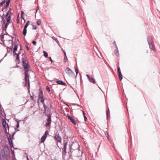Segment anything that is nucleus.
<instances>
[{
	"label": "nucleus",
	"instance_id": "c756f323",
	"mask_svg": "<svg viewBox=\"0 0 160 160\" xmlns=\"http://www.w3.org/2000/svg\"><path fill=\"white\" fill-rule=\"evenodd\" d=\"M9 0H8V1H7L6 2V4L7 6H8L9 5Z\"/></svg>",
	"mask_w": 160,
	"mask_h": 160
},
{
	"label": "nucleus",
	"instance_id": "cd10ccee",
	"mask_svg": "<svg viewBox=\"0 0 160 160\" xmlns=\"http://www.w3.org/2000/svg\"><path fill=\"white\" fill-rule=\"evenodd\" d=\"M67 117L68 118L70 119L71 120L72 118L71 117L70 115L69 114H68L67 115Z\"/></svg>",
	"mask_w": 160,
	"mask_h": 160
},
{
	"label": "nucleus",
	"instance_id": "e433bc0d",
	"mask_svg": "<svg viewBox=\"0 0 160 160\" xmlns=\"http://www.w3.org/2000/svg\"><path fill=\"white\" fill-rule=\"evenodd\" d=\"M63 52L64 53V55H65V57L67 59V56H66V52L65 51H63Z\"/></svg>",
	"mask_w": 160,
	"mask_h": 160
},
{
	"label": "nucleus",
	"instance_id": "b1692460",
	"mask_svg": "<svg viewBox=\"0 0 160 160\" xmlns=\"http://www.w3.org/2000/svg\"><path fill=\"white\" fill-rule=\"evenodd\" d=\"M43 53L45 57H47L48 56V53L46 51H43Z\"/></svg>",
	"mask_w": 160,
	"mask_h": 160
},
{
	"label": "nucleus",
	"instance_id": "a878e982",
	"mask_svg": "<svg viewBox=\"0 0 160 160\" xmlns=\"http://www.w3.org/2000/svg\"><path fill=\"white\" fill-rule=\"evenodd\" d=\"M17 55V58H16V60H18V61H19V54H16Z\"/></svg>",
	"mask_w": 160,
	"mask_h": 160
},
{
	"label": "nucleus",
	"instance_id": "a211bd4d",
	"mask_svg": "<svg viewBox=\"0 0 160 160\" xmlns=\"http://www.w3.org/2000/svg\"><path fill=\"white\" fill-rule=\"evenodd\" d=\"M73 123L74 125H76L77 124L75 120L74 119L72 118H71V120H70Z\"/></svg>",
	"mask_w": 160,
	"mask_h": 160
},
{
	"label": "nucleus",
	"instance_id": "58836bf2",
	"mask_svg": "<svg viewBox=\"0 0 160 160\" xmlns=\"http://www.w3.org/2000/svg\"><path fill=\"white\" fill-rule=\"evenodd\" d=\"M113 45H114V46L116 47V42L115 41H114L113 42Z\"/></svg>",
	"mask_w": 160,
	"mask_h": 160
},
{
	"label": "nucleus",
	"instance_id": "0eeeda50",
	"mask_svg": "<svg viewBox=\"0 0 160 160\" xmlns=\"http://www.w3.org/2000/svg\"><path fill=\"white\" fill-rule=\"evenodd\" d=\"M48 133V131H45L44 134L42 137L41 139V143L44 142L45 139L46 138Z\"/></svg>",
	"mask_w": 160,
	"mask_h": 160
},
{
	"label": "nucleus",
	"instance_id": "2f4dec72",
	"mask_svg": "<svg viewBox=\"0 0 160 160\" xmlns=\"http://www.w3.org/2000/svg\"><path fill=\"white\" fill-rule=\"evenodd\" d=\"M117 71H118V73H119L120 72H121L119 67H118V68Z\"/></svg>",
	"mask_w": 160,
	"mask_h": 160
},
{
	"label": "nucleus",
	"instance_id": "9b49d317",
	"mask_svg": "<svg viewBox=\"0 0 160 160\" xmlns=\"http://www.w3.org/2000/svg\"><path fill=\"white\" fill-rule=\"evenodd\" d=\"M55 139L59 142L61 141V137L59 135H56L54 137Z\"/></svg>",
	"mask_w": 160,
	"mask_h": 160
},
{
	"label": "nucleus",
	"instance_id": "f257e3e1",
	"mask_svg": "<svg viewBox=\"0 0 160 160\" xmlns=\"http://www.w3.org/2000/svg\"><path fill=\"white\" fill-rule=\"evenodd\" d=\"M23 66L24 68V70L25 71V80L26 83L28 84V85H29V74H28V72L29 70L30 67L28 63H26L25 61L24 60L22 61Z\"/></svg>",
	"mask_w": 160,
	"mask_h": 160
},
{
	"label": "nucleus",
	"instance_id": "473e14b6",
	"mask_svg": "<svg viewBox=\"0 0 160 160\" xmlns=\"http://www.w3.org/2000/svg\"><path fill=\"white\" fill-rule=\"evenodd\" d=\"M32 44H33V45H36V41H33L32 42Z\"/></svg>",
	"mask_w": 160,
	"mask_h": 160
},
{
	"label": "nucleus",
	"instance_id": "6e6552de",
	"mask_svg": "<svg viewBox=\"0 0 160 160\" xmlns=\"http://www.w3.org/2000/svg\"><path fill=\"white\" fill-rule=\"evenodd\" d=\"M38 97L39 98V100L41 102L43 103L44 102V100L43 99V92L42 91H40Z\"/></svg>",
	"mask_w": 160,
	"mask_h": 160
},
{
	"label": "nucleus",
	"instance_id": "f3484780",
	"mask_svg": "<svg viewBox=\"0 0 160 160\" xmlns=\"http://www.w3.org/2000/svg\"><path fill=\"white\" fill-rule=\"evenodd\" d=\"M18 46L17 45H15L14 46V51H13V53H15V54H17V53L16 52V51L17 50V48H18Z\"/></svg>",
	"mask_w": 160,
	"mask_h": 160
},
{
	"label": "nucleus",
	"instance_id": "4be33fe9",
	"mask_svg": "<svg viewBox=\"0 0 160 160\" xmlns=\"http://www.w3.org/2000/svg\"><path fill=\"white\" fill-rule=\"evenodd\" d=\"M29 24V21H28L26 24H25V25L24 26V28H27V27L28 26Z\"/></svg>",
	"mask_w": 160,
	"mask_h": 160
},
{
	"label": "nucleus",
	"instance_id": "dca6fc26",
	"mask_svg": "<svg viewBox=\"0 0 160 160\" xmlns=\"http://www.w3.org/2000/svg\"><path fill=\"white\" fill-rule=\"evenodd\" d=\"M4 42V36L3 35H1L0 36V43H2V42Z\"/></svg>",
	"mask_w": 160,
	"mask_h": 160
},
{
	"label": "nucleus",
	"instance_id": "393cba45",
	"mask_svg": "<svg viewBox=\"0 0 160 160\" xmlns=\"http://www.w3.org/2000/svg\"><path fill=\"white\" fill-rule=\"evenodd\" d=\"M37 23L38 25H40L41 24L40 21L38 20L37 22Z\"/></svg>",
	"mask_w": 160,
	"mask_h": 160
},
{
	"label": "nucleus",
	"instance_id": "9d476101",
	"mask_svg": "<svg viewBox=\"0 0 160 160\" xmlns=\"http://www.w3.org/2000/svg\"><path fill=\"white\" fill-rule=\"evenodd\" d=\"M15 121H16L17 122V124L16 125V128H15V130H17V131H18L19 130H18V128L19 127V122L20 121L18 120V119H16L15 120Z\"/></svg>",
	"mask_w": 160,
	"mask_h": 160
},
{
	"label": "nucleus",
	"instance_id": "f8f14e48",
	"mask_svg": "<svg viewBox=\"0 0 160 160\" xmlns=\"http://www.w3.org/2000/svg\"><path fill=\"white\" fill-rule=\"evenodd\" d=\"M8 140L10 146L12 148L13 147L12 140L10 137L8 138Z\"/></svg>",
	"mask_w": 160,
	"mask_h": 160
},
{
	"label": "nucleus",
	"instance_id": "bb28decb",
	"mask_svg": "<svg viewBox=\"0 0 160 160\" xmlns=\"http://www.w3.org/2000/svg\"><path fill=\"white\" fill-rule=\"evenodd\" d=\"M74 68H75V71L76 72V75H77L78 74V71L77 69L75 68V67Z\"/></svg>",
	"mask_w": 160,
	"mask_h": 160
},
{
	"label": "nucleus",
	"instance_id": "c85d7f7f",
	"mask_svg": "<svg viewBox=\"0 0 160 160\" xmlns=\"http://www.w3.org/2000/svg\"><path fill=\"white\" fill-rule=\"evenodd\" d=\"M22 17L23 19V17L24 16V12L22 11L21 12Z\"/></svg>",
	"mask_w": 160,
	"mask_h": 160
},
{
	"label": "nucleus",
	"instance_id": "5701e85b",
	"mask_svg": "<svg viewBox=\"0 0 160 160\" xmlns=\"http://www.w3.org/2000/svg\"><path fill=\"white\" fill-rule=\"evenodd\" d=\"M66 147H67V143L66 142H65L64 143V146H63V149L65 151L66 150Z\"/></svg>",
	"mask_w": 160,
	"mask_h": 160
},
{
	"label": "nucleus",
	"instance_id": "72a5a7b5",
	"mask_svg": "<svg viewBox=\"0 0 160 160\" xmlns=\"http://www.w3.org/2000/svg\"><path fill=\"white\" fill-rule=\"evenodd\" d=\"M32 28L34 30H35L36 29V26L34 25H32Z\"/></svg>",
	"mask_w": 160,
	"mask_h": 160
},
{
	"label": "nucleus",
	"instance_id": "4c0bfd02",
	"mask_svg": "<svg viewBox=\"0 0 160 160\" xmlns=\"http://www.w3.org/2000/svg\"><path fill=\"white\" fill-rule=\"evenodd\" d=\"M84 120L85 121H86V120H87V118L85 116H84Z\"/></svg>",
	"mask_w": 160,
	"mask_h": 160
},
{
	"label": "nucleus",
	"instance_id": "a18cd8bd",
	"mask_svg": "<svg viewBox=\"0 0 160 160\" xmlns=\"http://www.w3.org/2000/svg\"><path fill=\"white\" fill-rule=\"evenodd\" d=\"M11 151H12V152H13V153H14V151H13V150L12 149H11Z\"/></svg>",
	"mask_w": 160,
	"mask_h": 160
},
{
	"label": "nucleus",
	"instance_id": "ddd939ff",
	"mask_svg": "<svg viewBox=\"0 0 160 160\" xmlns=\"http://www.w3.org/2000/svg\"><path fill=\"white\" fill-rule=\"evenodd\" d=\"M57 83L58 84L62 85H66V83L63 82L61 80H58L56 81Z\"/></svg>",
	"mask_w": 160,
	"mask_h": 160
},
{
	"label": "nucleus",
	"instance_id": "f704fd0d",
	"mask_svg": "<svg viewBox=\"0 0 160 160\" xmlns=\"http://www.w3.org/2000/svg\"><path fill=\"white\" fill-rule=\"evenodd\" d=\"M46 88L48 90V91L49 92L50 91V88H49V87L48 86H47L46 87Z\"/></svg>",
	"mask_w": 160,
	"mask_h": 160
},
{
	"label": "nucleus",
	"instance_id": "c03bdc74",
	"mask_svg": "<svg viewBox=\"0 0 160 160\" xmlns=\"http://www.w3.org/2000/svg\"><path fill=\"white\" fill-rule=\"evenodd\" d=\"M105 135H106V134H108V132H105Z\"/></svg>",
	"mask_w": 160,
	"mask_h": 160
},
{
	"label": "nucleus",
	"instance_id": "2eb2a0df",
	"mask_svg": "<svg viewBox=\"0 0 160 160\" xmlns=\"http://www.w3.org/2000/svg\"><path fill=\"white\" fill-rule=\"evenodd\" d=\"M115 53L116 55L117 56H118L119 55V51L118 49V47L116 45V49L115 50Z\"/></svg>",
	"mask_w": 160,
	"mask_h": 160
},
{
	"label": "nucleus",
	"instance_id": "09e8293b",
	"mask_svg": "<svg viewBox=\"0 0 160 160\" xmlns=\"http://www.w3.org/2000/svg\"><path fill=\"white\" fill-rule=\"evenodd\" d=\"M27 48H28V47H27Z\"/></svg>",
	"mask_w": 160,
	"mask_h": 160
},
{
	"label": "nucleus",
	"instance_id": "c9c22d12",
	"mask_svg": "<svg viewBox=\"0 0 160 160\" xmlns=\"http://www.w3.org/2000/svg\"><path fill=\"white\" fill-rule=\"evenodd\" d=\"M67 60H68V58H67H67H66L65 56L64 59V62H66L67 61Z\"/></svg>",
	"mask_w": 160,
	"mask_h": 160
},
{
	"label": "nucleus",
	"instance_id": "1a4fd4ad",
	"mask_svg": "<svg viewBox=\"0 0 160 160\" xmlns=\"http://www.w3.org/2000/svg\"><path fill=\"white\" fill-rule=\"evenodd\" d=\"M86 76L87 77L89 81L90 82L93 83H95V79L93 78H90L88 74L86 75Z\"/></svg>",
	"mask_w": 160,
	"mask_h": 160
},
{
	"label": "nucleus",
	"instance_id": "4468645a",
	"mask_svg": "<svg viewBox=\"0 0 160 160\" xmlns=\"http://www.w3.org/2000/svg\"><path fill=\"white\" fill-rule=\"evenodd\" d=\"M43 106H44V113H45V115H46V114H48V109H47V107L44 104Z\"/></svg>",
	"mask_w": 160,
	"mask_h": 160
},
{
	"label": "nucleus",
	"instance_id": "aec40b11",
	"mask_svg": "<svg viewBox=\"0 0 160 160\" xmlns=\"http://www.w3.org/2000/svg\"><path fill=\"white\" fill-rule=\"evenodd\" d=\"M119 73L118 76L119 77V79L120 80V81H121L122 79V75L121 72H120L119 73Z\"/></svg>",
	"mask_w": 160,
	"mask_h": 160
},
{
	"label": "nucleus",
	"instance_id": "ea45409f",
	"mask_svg": "<svg viewBox=\"0 0 160 160\" xmlns=\"http://www.w3.org/2000/svg\"><path fill=\"white\" fill-rule=\"evenodd\" d=\"M49 58V59H50V61H51V63H52V59H51V58L50 57Z\"/></svg>",
	"mask_w": 160,
	"mask_h": 160
},
{
	"label": "nucleus",
	"instance_id": "a19ab883",
	"mask_svg": "<svg viewBox=\"0 0 160 160\" xmlns=\"http://www.w3.org/2000/svg\"><path fill=\"white\" fill-rule=\"evenodd\" d=\"M15 132H14V133H13V134H12V138H13V136H14V134H15Z\"/></svg>",
	"mask_w": 160,
	"mask_h": 160
},
{
	"label": "nucleus",
	"instance_id": "de8ad7c7",
	"mask_svg": "<svg viewBox=\"0 0 160 160\" xmlns=\"http://www.w3.org/2000/svg\"><path fill=\"white\" fill-rule=\"evenodd\" d=\"M8 15V13H7V15Z\"/></svg>",
	"mask_w": 160,
	"mask_h": 160
},
{
	"label": "nucleus",
	"instance_id": "f03ea898",
	"mask_svg": "<svg viewBox=\"0 0 160 160\" xmlns=\"http://www.w3.org/2000/svg\"><path fill=\"white\" fill-rule=\"evenodd\" d=\"M147 40L149 45V48L151 50L154 51L155 47L152 38L150 36L148 37H147Z\"/></svg>",
	"mask_w": 160,
	"mask_h": 160
},
{
	"label": "nucleus",
	"instance_id": "423d86ee",
	"mask_svg": "<svg viewBox=\"0 0 160 160\" xmlns=\"http://www.w3.org/2000/svg\"><path fill=\"white\" fill-rule=\"evenodd\" d=\"M65 72L69 76H72L74 74L73 72L68 68H67L66 69Z\"/></svg>",
	"mask_w": 160,
	"mask_h": 160
},
{
	"label": "nucleus",
	"instance_id": "49530a36",
	"mask_svg": "<svg viewBox=\"0 0 160 160\" xmlns=\"http://www.w3.org/2000/svg\"><path fill=\"white\" fill-rule=\"evenodd\" d=\"M107 138L108 139V140H109V138L108 136H107Z\"/></svg>",
	"mask_w": 160,
	"mask_h": 160
},
{
	"label": "nucleus",
	"instance_id": "6ab92c4d",
	"mask_svg": "<svg viewBox=\"0 0 160 160\" xmlns=\"http://www.w3.org/2000/svg\"><path fill=\"white\" fill-rule=\"evenodd\" d=\"M27 33V28H24L23 29V34L24 35V36H26Z\"/></svg>",
	"mask_w": 160,
	"mask_h": 160
},
{
	"label": "nucleus",
	"instance_id": "7c9ffc66",
	"mask_svg": "<svg viewBox=\"0 0 160 160\" xmlns=\"http://www.w3.org/2000/svg\"><path fill=\"white\" fill-rule=\"evenodd\" d=\"M54 39L56 41V42L58 43V44L59 43V41H58V39L57 38H54Z\"/></svg>",
	"mask_w": 160,
	"mask_h": 160
},
{
	"label": "nucleus",
	"instance_id": "79ce46f5",
	"mask_svg": "<svg viewBox=\"0 0 160 160\" xmlns=\"http://www.w3.org/2000/svg\"><path fill=\"white\" fill-rule=\"evenodd\" d=\"M39 9L38 8V7H37V8H36V13L38 10Z\"/></svg>",
	"mask_w": 160,
	"mask_h": 160
},
{
	"label": "nucleus",
	"instance_id": "412c9836",
	"mask_svg": "<svg viewBox=\"0 0 160 160\" xmlns=\"http://www.w3.org/2000/svg\"><path fill=\"white\" fill-rule=\"evenodd\" d=\"M107 118H108L110 116V112L109 109H108V111H107Z\"/></svg>",
	"mask_w": 160,
	"mask_h": 160
},
{
	"label": "nucleus",
	"instance_id": "20e7f679",
	"mask_svg": "<svg viewBox=\"0 0 160 160\" xmlns=\"http://www.w3.org/2000/svg\"><path fill=\"white\" fill-rule=\"evenodd\" d=\"M10 19H11L10 16H9L7 19V23L6 24H5V25H4L5 24V22H4L3 24L2 25V28L3 30H4L5 31H6V30L7 28V26L8 25V24L9 23L10 21Z\"/></svg>",
	"mask_w": 160,
	"mask_h": 160
},
{
	"label": "nucleus",
	"instance_id": "37998d69",
	"mask_svg": "<svg viewBox=\"0 0 160 160\" xmlns=\"http://www.w3.org/2000/svg\"><path fill=\"white\" fill-rule=\"evenodd\" d=\"M83 114L84 117V116H85V113L83 111Z\"/></svg>",
	"mask_w": 160,
	"mask_h": 160
},
{
	"label": "nucleus",
	"instance_id": "7ed1b4c3",
	"mask_svg": "<svg viewBox=\"0 0 160 160\" xmlns=\"http://www.w3.org/2000/svg\"><path fill=\"white\" fill-rule=\"evenodd\" d=\"M52 114L51 112H50L49 114H46L45 116L48 117V118L47 119L46 122V126H48L50 125L51 123V115Z\"/></svg>",
	"mask_w": 160,
	"mask_h": 160
},
{
	"label": "nucleus",
	"instance_id": "39448f33",
	"mask_svg": "<svg viewBox=\"0 0 160 160\" xmlns=\"http://www.w3.org/2000/svg\"><path fill=\"white\" fill-rule=\"evenodd\" d=\"M2 125L4 128V131L6 133L7 132V128H8V130H9V126L8 124L6 123L5 119H3L2 120Z\"/></svg>",
	"mask_w": 160,
	"mask_h": 160
}]
</instances>
